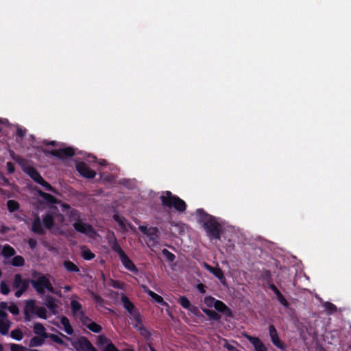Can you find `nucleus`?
Listing matches in <instances>:
<instances>
[{
    "label": "nucleus",
    "instance_id": "60",
    "mask_svg": "<svg viewBox=\"0 0 351 351\" xmlns=\"http://www.w3.org/2000/svg\"><path fill=\"white\" fill-rule=\"evenodd\" d=\"M0 180L3 181L4 185H10L8 179L4 176L3 173H0Z\"/></svg>",
    "mask_w": 351,
    "mask_h": 351
},
{
    "label": "nucleus",
    "instance_id": "14",
    "mask_svg": "<svg viewBox=\"0 0 351 351\" xmlns=\"http://www.w3.org/2000/svg\"><path fill=\"white\" fill-rule=\"evenodd\" d=\"M119 258L122 265L126 269L133 272L134 274L138 273V270L137 267H136L133 261L127 256L126 254L123 255Z\"/></svg>",
    "mask_w": 351,
    "mask_h": 351
},
{
    "label": "nucleus",
    "instance_id": "49",
    "mask_svg": "<svg viewBox=\"0 0 351 351\" xmlns=\"http://www.w3.org/2000/svg\"><path fill=\"white\" fill-rule=\"evenodd\" d=\"M8 310L14 315H17L19 314V308L17 305L14 304H12L8 306Z\"/></svg>",
    "mask_w": 351,
    "mask_h": 351
},
{
    "label": "nucleus",
    "instance_id": "6",
    "mask_svg": "<svg viewBox=\"0 0 351 351\" xmlns=\"http://www.w3.org/2000/svg\"><path fill=\"white\" fill-rule=\"evenodd\" d=\"M121 301L124 308L128 311L130 315L132 316L135 322L138 324H141L142 319L141 314L130 299L126 295H123L121 298Z\"/></svg>",
    "mask_w": 351,
    "mask_h": 351
},
{
    "label": "nucleus",
    "instance_id": "16",
    "mask_svg": "<svg viewBox=\"0 0 351 351\" xmlns=\"http://www.w3.org/2000/svg\"><path fill=\"white\" fill-rule=\"evenodd\" d=\"M32 231L39 235L45 234V231L42 226V221L38 215L34 218L32 222Z\"/></svg>",
    "mask_w": 351,
    "mask_h": 351
},
{
    "label": "nucleus",
    "instance_id": "29",
    "mask_svg": "<svg viewBox=\"0 0 351 351\" xmlns=\"http://www.w3.org/2000/svg\"><path fill=\"white\" fill-rule=\"evenodd\" d=\"M110 342H111V340L104 335H99L97 339V345L101 350H103L104 348L110 343Z\"/></svg>",
    "mask_w": 351,
    "mask_h": 351
},
{
    "label": "nucleus",
    "instance_id": "52",
    "mask_svg": "<svg viewBox=\"0 0 351 351\" xmlns=\"http://www.w3.org/2000/svg\"><path fill=\"white\" fill-rule=\"evenodd\" d=\"M102 351H119V350L111 341L104 348Z\"/></svg>",
    "mask_w": 351,
    "mask_h": 351
},
{
    "label": "nucleus",
    "instance_id": "15",
    "mask_svg": "<svg viewBox=\"0 0 351 351\" xmlns=\"http://www.w3.org/2000/svg\"><path fill=\"white\" fill-rule=\"evenodd\" d=\"M204 268L212 273L215 277H217L221 282L225 280V276L222 269L219 267H215L206 263H204Z\"/></svg>",
    "mask_w": 351,
    "mask_h": 351
},
{
    "label": "nucleus",
    "instance_id": "18",
    "mask_svg": "<svg viewBox=\"0 0 351 351\" xmlns=\"http://www.w3.org/2000/svg\"><path fill=\"white\" fill-rule=\"evenodd\" d=\"M134 327L139 332L141 335H142L146 341L152 340V333L151 332L145 328L143 324H136L134 325Z\"/></svg>",
    "mask_w": 351,
    "mask_h": 351
},
{
    "label": "nucleus",
    "instance_id": "51",
    "mask_svg": "<svg viewBox=\"0 0 351 351\" xmlns=\"http://www.w3.org/2000/svg\"><path fill=\"white\" fill-rule=\"evenodd\" d=\"M187 310L193 315L199 316L200 315V311L196 306L191 304Z\"/></svg>",
    "mask_w": 351,
    "mask_h": 351
},
{
    "label": "nucleus",
    "instance_id": "64",
    "mask_svg": "<svg viewBox=\"0 0 351 351\" xmlns=\"http://www.w3.org/2000/svg\"><path fill=\"white\" fill-rule=\"evenodd\" d=\"M269 288L276 294L279 291V289L276 287V286L273 283H269Z\"/></svg>",
    "mask_w": 351,
    "mask_h": 351
},
{
    "label": "nucleus",
    "instance_id": "31",
    "mask_svg": "<svg viewBox=\"0 0 351 351\" xmlns=\"http://www.w3.org/2000/svg\"><path fill=\"white\" fill-rule=\"evenodd\" d=\"M7 208L10 213H14L19 209L20 205L19 203L13 199H10L7 202Z\"/></svg>",
    "mask_w": 351,
    "mask_h": 351
},
{
    "label": "nucleus",
    "instance_id": "54",
    "mask_svg": "<svg viewBox=\"0 0 351 351\" xmlns=\"http://www.w3.org/2000/svg\"><path fill=\"white\" fill-rule=\"evenodd\" d=\"M27 243L32 250H34L37 245L36 240L32 238L28 239Z\"/></svg>",
    "mask_w": 351,
    "mask_h": 351
},
{
    "label": "nucleus",
    "instance_id": "57",
    "mask_svg": "<svg viewBox=\"0 0 351 351\" xmlns=\"http://www.w3.org/2000/svg\"><path fill=\"white\" fill-rule=\"evenodd\" d=\"M224 348H226L228 351H239L234 346L226 343L224 345Z\"/></svg>",
    "mask_w": 351,
    "mask_h": 351
},
{
    "label": "nucleus",
    "instance_id": "10",
    "mask_svg": "<svg viewBox=\"0 0 351 351\" xmlns=\"http://www.w3.org/2000/svg\"><path fill=\"white\" fill-rule=\"evenodd\" d=\"M77 351H93L95 347L86 337H80L74 344Z\"/></svg>",
    "mask_w": 351,
    "mask_h": 351
},
{
    "label": "nucleus",
    "instance_id": "20",
    "mask_svg": "<svg viewBox=\"0 0 351 351\" xmlns=\"http://www.w3.org/2000/svg\"><path fill=\"white\" fill-rule=\"evenodd\" d=\"M158 228L156 227H150L149 231L147 232V236L149 237V240L153 242V245L158 243Z\"/></svg>",
    "mask_w": 351,
    "mask_h": 351
},
{
    "label": "nucleus",
    "instance_id": "62",
    "mask_svg": "<svg viewBox=\"0 0 351 351\" xmlns=\"http://www.w3.org/2000/svg\"><path fill=\"white\" fill-rule=\"evenodd\" d=\"M10 228L2 224L1 226H0V233L1 234H5L6 232H8V231H10Z\"/></svg>",
    "mask_w": 351,
    "mask_h": 351
},
{
    "label": "nucleus",
    "instance_id": "7",
    "mask_svg": "<svg viewBox=\"0 0 351 351\" xmlns=\"http://www.w3.org/2000/svg\"><path fill=\"white\" fill-rule=\"evenodd\" d=\"M73 227L77 232L84 234L86 235L92 236L96 233L93 226L84 222L82 219L73 222Z\"/></svg>",
    "mask_w": 351,
    "mask_h": 351
},
{
    "label": "nucleus",
    "instance_id": "58",
    "mask_svg": "<svg viewBox=\"0 0 351 351\" xmlns=\"http://www.w3.org/2000/svg\"><path fill=\"white\" fill-rule=\"evenodd\" d=\"M60 323L63 325L64 327L70 324L69 319L65 316H62L61 317Z\"/></svg>",
    "mask_w": 351,
    "mask_h": 351
},
{
    "label": "nucleus",
    "instance_id": "9",
    "mask_svg": "<svg viewBox=\"0 0 351 351\" xmlns=\"http://www.w3.org/2000/svg\"><path fill=\"white\" fill-rule=\"evenodd\" d=\"M76 170L82 176L86 178L92 179L96 176V172L91 169L84 162H78L76 165Z\"/></svg>",
    "mask_w": 351,
    "mask_h": 351
},
{
    "label": "nucleus",
    "instance_id": "2",
    "mask_svg": "<svg viewBox=\"0 0 351 351\" xmlns=\"http://www.w3.org/2000/svg\"><path fill=\"white\" fill-rule=\"evenodd\" d=\"M32 276L34 279H31V285L39 295H44L45 290L49 291L53 294H59L53 288L47 275L42 274L41 273L34 270L32 272Z\"/></svg>",
    "mask_w": 351,
    "mask_h": 351
},
{
    "label": "nucleus",
    "instance_id": "13",
    "mask_svg": "<svg viewBox=\"0 0 351 351\" xmlns=\"http://www.w3.org/2000/svg\"><path fill=\"white\" fill-rule=\"evenodd\" d=\"M45 304L48 308L49 311L53 315L58 314V306L56 304L57 300H56L53 297L50 295H47L45 297Z\"/></svg>",
    "mask_w": 351,
    "mask_h": 351
},
{
    "label": "nucleus",
    "instance_id": "61",
    "mask_svg": "<svg viewBox=\"0 0 351 351\" xmlns=\"http://www.w3.org/2000/svg\"><path fill=\"white\" fill-rule=\"evenodd\" d=\"M197 289L201 293H204L206 292V287L202 283L197 285Z\"/></svg>",
    "mask_w": 351,
    "mask_h": 351
},
{
    "label": "nucleus",
    "instance_id": "34",
    "mask_svg": "<svg viewBox=\"0 0 351 351\" xmlns=\"http://www.w3.org/2000/svg\"><path fill=\"white\" fill-rule=\"evenodd\" d=\"M71 308L73 315H77V313L82 311V305L77 300H71Z\"/></svg>",
    "mask_w": 351,
    "mask_h": 351
},
{
    "label": "nucleus",
    "instance_id": "4",
    "mask_svg": "<svg viewBox=\"0 0 351 351\" xmlns=\"http://www.w3.org/2000/svg\"><path fill=\"white\" fill-rule=\"evenodd\" d=\"M31 279L23 278L22 275L16 274L14 276L12 287L14 289H16L14 295L16 298H20L21 295L26 292L29 287Z\"/></svg>",
    "mask_w": 351,
    "mask_h": 351
},
{
    "label": "nucleus",
    "instance_id": "23",
    "mask_svg": "<svg viewBox=\"0 0 351 351\" xmlns=\"http://www.w3.org/2000/svg\"><path fill=\"white\" fill-rule=\"evenodd\" d=\"M11 324V322L8 319H0V333L3 335H7L8 334Z\"/></svg>",
    "mask_w": 351,
    "mask_h": 351
},
{
    "label": "nucleus",
    "instance_id": "37",
    "mask_svg": "<svg viewBox=\"0 0 351 351\" xmlns=\"http://www.w3.org/2000/svg\"><path fill=\"white\" fill-rule=\"evenodd\" d=\"M275 295L276 296L277 300L279 302L280 304H282L283 306L286 308L289 307V302L286 300V298L283 296V295L280 291Z\"/></svg>",
    "mask_w": 351,
    "mask_h": 351
},
{
    "label": "nucleus",
    "instance_id": "39",
    "mask_svg": "<svg viewBox=\"0 0 351 351\" xmlns=\"http://www.w3.org/2000/svg\"><path fill=\"white\" fill-rule=\"evenodd\" d=\"M80 213L78 210L73 209L69 214V220L70 221H77L78 220H81Z\"/></svg>",
    "mask_w": 351,
    "mask_h": 351
},
{
    "label": "nucleus",
    "instance_id": "63",
    "mask_svg": "<svg viewBox=\"0 0 351 351\" xmlns=\"http://www.w3.org/2000/svg\"><path fill=\"white\" fill-rule=\"evenodd\" d=\"M13 160L19 165H21L24 162V159L21 156L19 155L14 157L13 156Z\"/></svg>",
    "mask_w": 351,
    "mask_h": 351
},
{
    "label": "nucleus",
    "instance_id": "38",
    "mask_svg": "<svg viewBox=\"0 0 351 351\" xmlns=\"http://www.w3.org/2000/svg\"><path fill=\"white\" fill-rule=\"evenodd\" d=\"M35 314L41 319H46L47 317V310L43 306H37Z\"/></svg>",
    "mask_w": 351,
    "mask_h": 351
},
{
    "label": "nucleus",
    "instance_id": "56",
    "mask_svg": "<svg viewBox=\"0 0 351 351\" xmlns=\"http://www.w3.org/2000/svg\"><path fill=\"white\" fill-rule=\"evenodd\" d=\"M26 134V130H23L21 128H18L16 130V135L21 138H23Z\"/></svg>",
    "mask_w": 351,
    "mask_h": 351
},
{
    "label": "nucleus",
    "instance_id": "55",
    "mask_svg": "<svg viewBox=\"0 0 351 351\" xmlns=\"http://www.w3.org/2000/svg\"><path fill=\"white\" fill-rule=\"evenodd\" d=\"M6 167L9 173H13L15 171V167L14 165L12 162H8L6 163Z\"/></svg>",
    "mask_w": 351,
    "mask_h": 351
},
{
    "label": "nucleus",
    "instance_id": "19",
    "mask_svg": "<svg viewBox=\"0 0 351 351\" xmlns=\"http://www.w3.org/2000/svg\"><path fill=\"white\" fill-rule=\"evenodd\" d=\"M34 332L44 339H47L48 334L46 329L40 323H36L33 327Z\"/></svg>",
    "mask_w": 351,
    "mask_h": 351
},
{
    "label": "nucleus",
    "instance_id": "30",
    "mask_svg": "<svg viewBox=\"0 0 351 351\" xmlns=\"http://www.w3.org/2000/svg\"><path fill=\"white\" fill-rule=\"evenodd\" d=\"M110 246L112 250L118 254L119 258L125 254V252L122 250L121 245L119 244L116 238H114L113 242L110 243Z\"/></svg>",
    "mask_w": 351,
    "mask_h": 351
},
{
    "label": "nucleus",
    "instance_id": "12",
    "mask_svg": "<svg viewBox=\"0 0 351 351\" xmlns=\"http://www.w3.org/2000/svg\"><path fill=\"white\" fill-rule=\"evenodd\" d=\"M23 171L38 184H40L43 179L38 171L34 167L27 166L23 168Z\"/></svg>",
    "mask_w": 351,
    "mask_h": 351
},
{
    "label": "nucleus",
    "instance_id": "50",
    "mask_svg": "<svg viewBox=\"0 0 351 351\" xmlns=\"http://www.w3.org/2000/svg\"><path fill=\"white\" fill-rule=\"evenodd\" d=\"M113 219H114V220L115 221H117L119 223V225L122 228H125V223H124V221H125V218L124 217H121L119 216L118 215H114Z\"/></svg>",
    "mask_w": 351,
    "mask_h": 351
},
{
    "label": "nucleus",
    "instance_id": "59",
    "mask_svg": "<svg viewBox=\"0 0 351 351\" xmlns=\"http://www.w3.org/2000/svg\"><path fill=\"white\" fill-rule=\"evenodd\" d=\"M64 331L69 335H73V329L71 325V324L65 327H64Z\"/></svg>",
    "mask_w": 351,
    "mask_h": 351
},
{
    "label": "nucleus",
    "instance_id": "1",
    "mask_svg": "<svg viewBox=\"0 0 351 351\" xmlns=\"http://www.w3.org/2000/svg\"><path fill=\"white\" fill-rule=\"evenodd\" d=\"M197 221L202 225L208 237L210 240H220L222 226L216 217L206 213L204 209L198 208L195 211Z\"/></svg>",
    "mask_w": 351,
    "mask_h": 351
},
{
    "label": "nucleus",
    "instance_id": "41",
    "mask_svg": "<svg viewBox=\"0 0 351 351\" xmlns=\"http://www.w3.org/2000/svg\"><path fill=\"white\" fill-rule=\"evenodd\" d=\"M162 254L169 263H173L176 259L175 254L171 253L167 249H163L162 250Z\"/></svg>",
    "mask_w": 351,
    "mask_h": 351
},
{
    "label": "nucleus",
    "instance_id": "35",
    "mask_svg": "<svg viewBox=\"0 0 351 351\" xmlns=\"http://www.w3.org/2000/svg\"><path fill=\"white\" fill-rule=\"evenodd\" d=\"M87 328L95 333H99L102 330V327L93 321L87 324Z\"/></svg>",
    "mask_w": 351,
    "mask_h": 351
},
{
    "label": "nucleus",
    "instance_id": "25",
    "mask_svg": "<svg viewBox=\"0 0 351 351\" xmlns=\"http://www.w3.org/2000/svg\"><path fill=\"white\" fill-rule=\"evenodd\" d=\"M37 308V306H36V301L34 300H29L26 301L25 305L24 307V311L31 313L35 314L36 310Z\"/></svg>",
    "mask_w": 351,
    "mask_h": 351
},
{
    "label": "nucleus",
    "instance_id": "45",
    "mask_svg": "<svg viewBox=\"0 0 351 351\" xmlns=\"http://www.w3.org/2000/svg\"><path fill=\"white\" fill-rule=\"evenodd\" d=\"M47 338H49L50 339H51L53 342L59 344V345H64V341H63V339L60 337L59 336H58L57 335H55V334H48V336H47Z\"/></svg>",
    "mask_w": 351,
    "mask_h": 351
},
{
    "label": "nucleus",
    "instance_id": "53",
    "mask_svg": "<svg viewBox=\"0 0 351 351\" xmlns=\"http://www.w3.org/2000/svg\"><path fill=\"white\" fill-rule=\"evenodd\" d=\"M10 350L11 351H23L24 347L21 345L13 343L11 345Z\"/></svg>",
    "mask_w": 351,
    "mask_h": 351
},
{
    "label": "nucleus",
    "instance_id": "11",
    "mask_svg": "<svg viewBox=\"0 0 351 351\" xmlns=\"http://www.w3.org/2000/svg\"><path fill=\"white\" fill-rule=\"evenodd\" d=\"M243 337L254 346L255 351H267V347L258 337L247 333H244Z\"/></svg>",
    "mask_w": 351,
    "mask_h": 351
},
{
    "label": "nucleus",
    "instance_id": "43",
    "mask_svg": "<svg viewBox=\"0 0 351 351\" xmlns=\"http://www.w3.org/2000/svg\"><path fill=\"white\" fill-rule=\"evenodd\" d=\"M79 318L82 324L87 327V324L93 321L85 315L84 311H80Z\"/></svg>",
    "mask_w": 351,
    "mask_h": 351
},
{
    "label": "nucleus",
    "instance_id": "17",
    "mask_svg": "<svg viewBox=\"0 0 351 351\" xmlns=\"http://www.w3.org/2000/svg\"><path fill=\"white\" fill-rule=\"evenodd\" d=\"M215 308L220 312L226 315V316H231L232 312L230 309L221 300H216L215 304L214 305Z\"/></svg>",
    "mask_w": 351,
    "mask_h": 351
},
{
    "label": "nucleus",
    "instance_id": "21",
    "mask_svg": "<svg viewBox=\"0 0 351 351\" xmlns=\"http://www.w3.org/2000/svg\"><path fill=\"white\" fill-rule=\"evenodd\" d=\"M146 293L150 296L156 303L162 305V306H167L168 304L164 300L162 296L156 293L152 290H147Z\"/></svg>",
    "mask_w": 351,
    "mask_h": 351
},
{
    "label": "nucleus",
    "instance_id": "33",
    "mask_svg": "<svg viewBox=\"0 0 351 351\" xmlns=\"http://www.w3.org/2000/svg\"><path fill=\"white\" fill-rule=\"evenodd\" d=\"M45 343L44 338L35 336L32 337L29 341L30 347H38L42 346Z\"/></svg>",
    "mask_w": 351,
    "mask_h": 351
},
{
    "label": "nucleus",
    "instance_id": "3",
    "mask_svg": "<svg viewBox=\"0 0 351 351\" xmlns=\"http://www.w3.org/2000/svg\"><path fill=\"white\" fill-rule=\"evenodd\" d=\"M162 205L168 208H173L178 212H184L186 209V202L169 191H162L160 197Z\"/></svg>",
    "mask_w": 351,
    "mask_h": 351
},
{
    "label": "nucleus",
    "instance_id": "44",
    "mask_svg": "<svg viewBox=\"0 0 351 351\" xmlns=\"http://www.w3.org/2000/svg\"><path fill=\"white\" fill-rule=\"evenodd\" d=\"M0 291L3 295H7L10 292V289L6 282L3 280L0 284Z\"/></svg>",
    "mask_w": 351,
    "mask_h": 351
},
{
    "label": "nucleus",
    "instance_id": "32",
    "mask_svg": "<svg viewBox=\"0 0 351 351\" xmlns=\"http://www.w3.org/2000/svg\"><path fill=\"white\" fill-rule=\"evenodd\" d=\"M11 265L14 267H22L25 265V259L20 255L14 256L11 260Z\"/></svg>",
    "mask_w": 351,
    "mask_h": 351
},
{
    "label": "nucleus",
    "instance_id": "48",
    "mask_svg": "<svg viewBox=\"0 0 351 351\" xmlns=\"http://www.w3.org/2000/svg\"><path fill=\"white\" fill-rule=\"evenodd\" d=\"M216 299L212 296H206L204 299V303L208 306V307H212L214 306Z\"/></svg>",
    "mask_w": 351,
    "mask_h": 351
},
{
    "label": "nucleus",
    "instance_id": "42",
    "mask_svg": "<svg viewBox=\"0 0 351 351\" xmlns=\"http://www.w3.org/2000/svg\"><path fill=\"white\" fill-rule=\"evenodd\" d=\"M82 256L84 260L90 261L95 257V255L89 249H86L82 251Z\"/></svg>",
    "mask_w": 351,
    "mask_h": 351
},
{
    "label": "nucleus",
    "instance_id": "28",
    "mask_svg": "<svg viewBox=\"0 0 351 351\" xmlns=\"http://www.w3.org/2000/svg\"><path fill=\"white\" fill-rule=\"evenodd\" d=\"M15 253H16V252H15L14 249L8 244H6L3 246L2 252H1L2 255L5 258H8L12 256H14Z\"/></svg>",
    "mask_w": 351,
    "mask_h": 351
},
{
    "label": "nucleus",
    "instance_id": "46",
    "mask_svg": "<svg viewBox=\"0 0 351 351\" xmlns=\"http://www.w3.org/2000/svg\"><path fill=\"white\" fill-rule=\"evenodd\" d=\"M324 306L326 308V310H327L328 311V313L330 314L336 312L337 310V306L334 304H332L330 302H326L324 304Z\"/></svg>",
    "mask_w": 351,
    "mask_h": 351
},
{
    "label": "nucleus",
    "instance_id": "47",
    "mask_svg": "<svg viewBox=\"0 0 351 351\" xmlns=\"http://www.w3.org/2000/svg\"><path fill=\"white\" fill-rule=\"evenodd\" d=\"M39 184L43 186L47 191L56 193V189L44 179H43Z\"/></svg>",
    "mask_w": 351,
    "mask_h": 351
},
{
    "label": "nucleus",
    "instance_id": "8",
    "mask_svg": "<svg viewBox=\"0 0 351 351\" xmlns=\"http://www.w3.org/2000/svg\"><path fill=\"white\" fill-rule=\"evenodd\" d=\"M269 334L272 343L282 351L286 350V344L279 338L276 327L271 324L269 326Z\"/></svg>",
    "mask_w": 351,
    "mask_h": 351
},
{
    "label": "nucleus",
    "instance_id": "27",
    "mask_svg": "<svg viewBox=\"0 0 351 351\" xmlns=\"http://www.w3.org/2000/svg\"><path fill=\"white\" fill-rule=\"evenodd\" d=\"M202 311L209 317L210 319L214 320V321H219L221 318V316L217 313L216 311L213 310H210L206 308H202Z\"/></svg>",
    "mask_w": 351,
    "mask_h": 351
},
{
    "label": "nucleus",
    "instance_id": "26",
    "mask_svg": "<svg viewBox=\"0 0 351 351\" xmlns=\"http://www.w3.org/2000/svg\"><path fill=\"white\" fill-rule=\"evenodd\" d=\"M38 194L40 197L44 199L49 204H56L58 202L57 199L52 195L43 192L41 190L38 191Z\"/></svg>",
    "mask_w": 351,
    "mask_h": 351
},
{
    "label": "nucleus",
    "instance_id": "24",
    "mask_svg": "<svg viewBox=\"0 0 351 351\" xmlns=\"http://www.w3.org/2000/svg\"><path fill=\"white\" fill-rule=\"evenodd\" d=\"M63 266L69 272L79 273L80 271L79 267L69 260L64 261L63 262Z\"/></svg>",
    "mask_w": 351,
    "mask_h": 351
},
{
    "label": "nucleus",
    "instance_id": "22",
    "mask_svg": "<svg viewBox=\"0 0 351 351\" xmlns=\"http://www.w3.org/2000/svg\"><path fill=\"white\" fill-rule=\"evenodd\" d=\"M43 223L46 228L51 229L54 226L53 216L50 213H47L43 217Z\"/></svg>",
    "mask_w": 351,
    "mask_h": 351
},
{
    "label": "nucleus",
    "instance_id": "36",
    "mask_svg": "<svg viewBox=\"0 0 351 351\" xmlns=\"http://www.w3.org/2000/svg\"><path fill=\"white\" fill-rule=\"evenodd\" d=\"M10 337L15 340L21 341L23 337V334L20 328H16L11 331Z\"/></svg>",
    "mask_w": 351,
    "mask_h": 351
},
{
    "label": "nucleus",
    "instance_id": "40",
    "mask_svg": "<svg viewBox=\"0 0 351 351\" xmlns=\"http://www.w3.org/2000/svg\"><path fill=\"white\" fill-rule=\"evenodd\" d=\"M178 303L185 309H188L191 304L186 296H180L178 299Z\"/></svg>",
    "mask_w": 351,
    "mask_h": 351
},
{
    "label": "nucleus",
    "instance_id": "5",
    "mask_svg": "<svg viewBox=\"0 0 351 351\" xmlns=\"http://www.w3.org/2000/svg\"><path fill=\"white\" fill-rule=\"evenodd\" d=\"M42 152L46 155H51L59 159H65L73 156L75 154V149L71 147L60 148L58 149L48 150L42 149Z\"/></svg>",
    "mask_w": 351,
    "mask_h": 351
}]
</instances>
